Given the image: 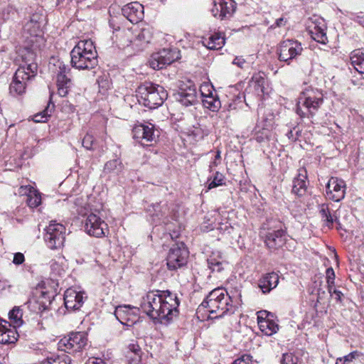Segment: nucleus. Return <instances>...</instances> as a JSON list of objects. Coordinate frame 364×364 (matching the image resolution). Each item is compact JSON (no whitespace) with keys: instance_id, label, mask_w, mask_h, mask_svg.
<instances>
[{"instance_id":"f257e3e1","label":"nucleus","mask_w":364,"mask_h":364,"mask_svg":"<svg viewBox=\"0 0 364 364\" xmlns=\"http://www.w3.org/2000/svg\"><path fill=\"white\" fill-rule=\"evenodd\" d=\"M180 301L169 290L151 291L141 298L139 309L154 323L168 324L178 315Z\"/></svg>"},{"instance_id":"f03ea898","label":"nucleus","mask_w":364,"mask_h":364,"mask_svg":"<svg viewBox=\"0 0 364 364\" xmlns=\"http://www.w3.org/2000/svg\"><path fill=\"white\" fill-rule=\"evenodd\" d=\"M71 65L77 70H92L97 64V53L90 40L80 41L70 52Z\"/></svg>"},{"instance_id":"7ed1b4c3","label":"nucleus","mask_w":364,"mask_h":364,"mask_svg":"<svg viewBox=\"0 0 364 364\" xmlns=\"http://www.w3.org/2000/svg\"><path fill=\"white\" fill-rule=\"evenodd\" d=\"M205 308L210 314H215V318H221L225 314H233L234 307L230 302V298L225 295V290L217 288L210 291L200 305Z\"/></svg>"},{"instance_id":"20e7f679","label":"nucleus","mask_w":364,"mask_h":364,"mask_svg":"<svg viewBox=\"0 0 364 364\" xmlns=\"http://www.w3.org/2000/svg\"><path fill=\"white\" fill-rule=\"evenodd\" d=\"M136 92L139 102L149 109L161 106L168 96L162 86L151 82H145L140 85Z\"/></svg>"},{"instance_id":"39448f33","label":"nucleus","mask_w":364,"mask_h":364,"mask_svg":"<svg viewBox=\"0 0 364 364\" xmlns=\"http://www.w3.org/2000/svg\"><path fill=\"white\" fill-rule=\"evenodd\" d=\"M323 102V94L319 90L307 89L300 94L296 112L301 118L312 117Z\"/></svg>"},{"instance_id":"423d86ee","label":"nucleus","mask_w":364,"mask_h":364,"mask_svg":"<svg viewBox=\"0 0 364 364\" xmlns=\"http://www.w3.org/2000/svg\"><path fill=\"white\" fill-rule=\"evenodd\" d=\"M45 230L44 240L50 249H58L63 246L66 232L63 225L51 221Z\"/></svg>"},{"instance_id":"0eeeda50","label":"nucleus","mask_w":364,"mask_h":364,"mask_svg":"<svg viewBox=\"0 0 364 364\" xmlns=\"http://www.w3.org/2000/svg\"><path fill=\"white\" fill-rule=\"evenodd\" d=\"M188 251L183 243L173 245L166 257V264L169 270H176L187 264Z\"/></svg>"},{"instance_id":"6e6552de","label":"nucleus","mask_w":364,"mask_h":364,"mask_svg":"<svg viewBox=\"0 0 364 364\" xmlns=\"http://www.w3.org/2000/svg\"><path fill=\"white\" fill-rule=\"evenodd\" d=\"M87 338L84 332L71 333L58 342V348L68 353L80 351L87 344Z\"/></svg>"},{"instance_id":"1a4fd4ad","label":"nucleus","mask_w":364,"mask_h":364,"mask_svg":"<svg viewBox=\"0 0 364 364\" xmlns=\"http://www.w3.org/2000/svg\"><path fill=\"white\" fill-rule=\"evenodd\" d=\"M44 20V16L41 14L35 13L23 25V35L29 43H34L41 38Z\"/></svg>"},{"instance_id":"9d476101","label":"nucleus","mask_w":364,"mask_h":364,"mask_svg":"<svg viewBox=\"0 0 364 364\" xmlns=\"http://www.w3.org/2000/svg\"><path fill=\"white\" fill-rule=\"evenodd\" d=\"M303 51L301 43L294 40H286L280 43L277 53L279 60L287 63L288 65L291 61L296 59Z\"/></svg>"},{"instance_id":"9b49d317","label":"nucleus","mask_w":364,"mask_h":364,"mask_svg":"<svg viewBox=\"0 0 364 364\" xmlns=\"http://www.w3.org/2000/svg\"><path fill=\"white\" fill-rule=\"evenodd\" d=\"M178 58L179 50L177 49H163L151 55L149 65L154 70H160Z\"/></svg>"},{"instance_id":"f8f14e48","label":"nucleus","mask_w":364,"mask_h":364,"mask_svg":"<svg viewBox=\"0 0 364 364\" xmlns=\"http://www.w3.org/2000/svg\"><path fill=\"white\" fill-rule=\"evenodd\" d=\"M55 66H56L58 93L60 97H65L72 84L70 77L71 69L69 65L59 60Z\"/></svg>"},{"instance_id":"ddd939ff","label":"nucleus","mask_w":364,"mask_h":364,"mask_svg":"<svg viewBox=\"0 0 364 364\" xmlns=\"http://www.w3.org/2000/svg\"><path fill=\"white\" fill-rule=\"evenodd\" d=\"M35 75H31L26 71L24 65H20L16 70L13 80L10 84V93L13 95H21L25 92L27 82L31 80Z\"/></svg>"},{"instance_id":"4468645a","label":"nucleus","mask_w":364,"mask_h":364,"mask_svg":"<svg viewBox=\"0 0 364 364\" xmlns=\"http://www.w3.org/2000/svg\"><path fill=\"white\" fill-rule=\"evenodd\" d=\"M85 230L88 235L96 237L105 236L109 231L107 224L94 213L90 214L86 218Z\"/></svg>"},{"instance_id":"2eb2a0df","label":"nucleus","mask_w":364,"mask_h":364,"mask_svg":"<svg viewBox=\"0 0 364 364\" xmlns=\"http://www.w3.org/2000/svg\"><path fill=\"white\" fill-rule=\"evenodd\" d=\"M346 182L337 177H331L326 186V196L333 201L338 202L344 198L346 194Z\"/></svg>"},{"instance_id":"dca6fc26","label":"nucleus","mask_w":364,"mask_h":364,"mask_svg":"<svg viewBox=\"0 0 364 364\" xmlns=\"http://www.w3.org/2000/svg\"><path fill=\"white\" fill-rule=\"evenodd\" d=\"M85 293L81 291H77L75 289L69 288L64 293V304L66 309L69 311H76L84 304Z\"/></svg>"},{"instance_id":"f3484780","label":"nucleus","mask_w":364,"mask_h":364,"mask_svg":"<svg viewBox=\"0 0 364 364\" xmlns=\"http://www.w3.org/2000/svg\"><path fill=\"white\" fill-rule=\"evenodd\" d=\"M34 43H31V47L25 46L20 53V55L22 59V64L24 65L26 71L28 73H31V75H36L37 73V63L35 62L36 60V52H35Z\"/></svg>"},{"instance_id":"a211bd4d","label":"nucleus","mask_w":364,"mask_h":364,"mask_svg":"<svg viewBox=\"0 0 364 364\" xmlns=\"http://www.w3.org/2000/svg\"><path fill=\"white\" fill-rule=\"evenodd\" d=\"M175 99L185 107L193 105L197 102V91L194 85L181 87L177 93L175 94Z\"/></svg>"},{"instance_id":"6ab92c4d","label":"nucleus","mask_w":364,"mask_h":364,"mask_svg":"<svg viewBox=\"0 0 364 364\" xmlns=\"http://www.w3.org/2000/svg\"><path fill=\"white\" fill-rule=\"evenodd\" d=\"M273 315L266 311H259L257 316V323L261 331L267 336H272L279 330V326L272 319Z\"/></svg>"},{"instance_id":"aec40b11","label":"nucleus","mask_w":364,"mask_h":364,"mask_svg":"<svg viewBox=\"0 0 364 364\" xmlns=\"http://www.w3.org/2000/svg\"><path fill=\"white\" fill-rule=\"evenodd\" d=\"M133 137L140 140L141 144L155 141L158 136L155 134L154 124H139L133 129Z\"/></svg>"},{"instance_id":"412c9836","label":"nucleus","mask_w":364,"mask_h":364,"mask_svg":"<svg viewBox=\"0 0 364 364\" xmlns=\"http://www.w3.org/2000/svg\"><path fill=\"white\" fill-rule=\"evenodd\" d=\"M122 13L131 23H136L144 17V7L138 2H132L123 6Z\"/></svg>"},{"instance_id":"4be33fe9","label":"nucleus","mask_w":364,"mask_h":364,"mask_svg":"<svg viewBox=\"0 0 364 364\" xmlns=\"http://www.w3.org/2000/svg\"><path fill=\"white\" fill-rule=\"evenodd\" d=\"M308 184L307 171L305 168H301L293 181L292 192L298 196H303L306 193Z\"/></svg>"},{"instance_id":"5701e85b","label":"nucleus","mask_w":364,"mask_h":364,"mask_svg":"<svg viewBox=\"0 0 364 364\" xmlns=\"http://www.w3.org/2000/svg\"><path fill=\"white\" fill-rule=\"evenodd\" d=\"M287 240V232L282 229L273 230L266 235L265 243L269 249L282 247Z\"/></svg>"},{"instance_id":"b1692460","label":"nucleus","mask_w":364,"mask_h":364,"mask_svg":"<svg viewBox=\"0 0 364 364\" xmlns=\"http://www.w3.org/2000/svg\"><path fill=\"white\" fill-rule=\"evenodd\" d=\"M279 275L274 272L265 274L259 279L258 287L262 293H269L273 289L277 287L279 284Z\"/></svg>"},{"instance_id":"393cba45","label":"nucleus","mask_w":364,"mask_h":364,"mask_svg":"<svg viewBox=\"0 0 364 364\" xmlns=\"http://www.w3.org/2000/svg\"><path fill=\"white\" fill-rule=\"evenodd\" d=\"M208 93H205L203 90H201V95L203 96V105L204 107L209 110L216 112L221 107V102L218 98V96L215 91L208 90Z\"/></svg>"},{"instance_id":"a878e982","label":"nucleus","mask_w":364,"mask_h":364,"mask_svg":"<svg viewBox=\"0 0 364 364\" xmlns=\"http://www.w3.org/2000/svg\"><path fill=\"white\" fill-rule=\"evenodd\" d=\"M141 350L138 343L132 341L127 346L126 358L129 364H140L141 361Z\"/></svg>"},{"instance_id":"bb28decb","label":"nucleus","mask_w":364,"mask_h":364,"mask_svg":"<svg viewBox=\"0 0 364 364\" xmlns=\"http://www.w3.org/2000/svg\"><path fill=\"white\" fill-rule=\"evenodd\" d=\"M225 43L224 36L220 33H214L208 38L203 39V44L210 50H218L223 47Z\"/></svg>"},{"instance_id":"cd10ccee","label":"nucleus","mask_w":364,"mask_h":364,"mask_svg":"<svg viewBox=\"0 0 364 364\" xmlns=\"http://www.w3.org/2000/svg\"><path fill=\"white\" fill-rule=\"evenodd\" d=\"M133 309L134 308H132L130 306H119L114 311V315L122 324L132 326L135 323V321L130 318L132 316L130 311Z\"/></svg>"},{"instance_id":"c85d7f7f","label":"nucleus","mask_w":364,"mask_h":364,"mask_svg":"<svg viewBox=\"0 0 364 364\" xmlns=\"http://www.w3.org/2000/svg\"><path fill=\"white\" fill-rule=\"evenodd\" d=\"M219 18L223 20L230 18L236 9V3L233 0H219Z\"/></svg>"},{"instance_id":"c756f323","label":"nucleus","mask_w":364,"mask_h":364,"mask_svg":"<svg viewBox=\"0 0 364 364\" xmlns=\"http://www.w3.org/2000/svg\"><path fill=\"white\" fill-rule=\"evenodd\" d=\"M7 323L6 321L0 323V343L4 344L13 343L17 340L16 330L9 328Z\"/></svg>"},{"instance_id":"7c9ffc66","label":"nucleus","mask_w":364,"mask_h":364,"mask_svg":"<svg viewBox=\"0 0 364 364\" xmlns=\"http://www.w3.org/2000/svg\"><path fill=\"white\" fill-rule=\"evenodd\" d=\"M350 60L354 68L364 73V49H356L351 53Z\"/></svg>"},{"instance_id":"2f4dec72","label":"nucleus","mask_w":364,"mask_h":364,"mask_svg":"<svg viewBox=\"0 0 364 364\" xmlns=\"http://www.w3.org/2000/svg\"><path fill=\"white\" fill-rule=\"evenodd\" d=\"M323 24L320 26L319 24L314 23V26L312 28H311V26H309V33L314 41L320 43L325 44L327 41V36L324 28H323Z\"/></svg>"},{"instance_id":"473e14b6","label":"nucleus","mask_w":364,"mask_h":364,"mask_svg":"<svg viewBox=\"0 0 364 364\" xmlns=\"http://www.w3.org/2000/svg\"><path fill=\"white\" fill-rule=\"evenodd\" d=\"M124 170V165L120 159H114L108 161L104 166V171L119 175Z\"/></svg>"},{"instance_id":"72a5a7b5","label":"nucleus","mask_w":364,"mask_h":364,"mask_svg":"<svg viewBox=\"0 0 364 364\" xmlns=\"http://www.w3.org/2000/svg\"><path fill=\"white\" fill-rule=\"evenodd\" d=\"M152 38V31L149 27L142 28L136 35L134 43L136 46H142L149 43Z\"/></svg>"},{"instance_id":"f704fd0d","label":"nucleus","mask_w":364,"mask_h":364,"mask_svg":"<svg viewBox=\"0 0 364 364\" xmlns=\"http://www.w3.org/2000/svg\"><path fill=\"white\" fill-rule=\"evenodd\" d=\"M28 193L27 194V204L31 208H36L41 203V196L40 193L36 191L33 188H28Z\"/></svg>"},{"instance_id":"c9c22d12","label":"nucleus","mask_w":364,"mask_h":364,"mask_svg":"<svg viewBox=\"0 0 364 364\" xmlns=\"http://www.w3.org/2000/svg\"><path fill=\"white\" fill-rule=\"evenodd\" d=\"M319 213L326 225L331 228L333 225L334 218L330 212L328 205L326 204H322L320 206Z\"/></svg>"},{"instance_id":"e433bc0d","label":"nucleus","mask_w":364,"mask_h":364,"mask_svg":"<svg viewBox=\"0 0 364 364\" xmlns=\"http://www.w3.org/2000/svg\"><path fill=\"white\" fill-rule=\"evenodd\" d=\"M225 295L230 298V302L232 305H240L242 302V291L239 287L232 288L229 291H226Z\"/></svg>"},{"instance_id":"4c0bfd02","label":"nucleus","mask_w":364,"mask_h":364,"mask_svg":"<svg viewBox=\"0 0 364 364\" xmlns=\"http://www.w3.org/2000/svg\"><path fill=\"white\" fill-rule=\"evenodd\" d=\"M23 312L19 307H14L9 314V319L14 323V326H20L23 324Z\"/></svg>"},{"instance_id":"58836bf2","label":"nucleus","mask_w":364,"mask_h":364,"mask_svg":"<svg viewBox=\"0 0 364 364\" xmlns=\"http://www.w3.org/2000/svg\"><path fill=\"white\" fill-rule=\"evenodd\" d=\"M253 79L255 80V89L257 95H264L267 93V80L262 76H256L254 77Z\"/></svg>"},{"instance_id":"ea45409f","label":"nucleus","mask_w":364,"mask_h":364,"mask_svg":"<svg viewBox=\"0 0 364 364\" xmlns=\"http://www.w3.org/2000/svg\"><path fill=\"white\" fill-rule=\"evenodd\" d=\"M361 353L358 350L353 351L343 358H337L336 364H351L355 360L358 359Z\"/></svg>"},{"instance_id":"a19ab883","label":"nucleus","mask_w":364,"mask_h":364,"mask_svg":"<svg viewBox=\"0 0 364 364\" xmlns=\"http://www.w3.org/2000/svg\"><path fill=\"white\" fill-rule=\"evenodd\" d=\"M54 105H52V107L50 108V104L47 106V107L41 112H39L33 117V120L35 122H46L48 117H50L52 109L53 108Z\"/></svg>"},{"instance_id":"79ce46f5","label":"nucleus","mask_w":364,"mask_h":364,"mask_svg":"<svg viewBox=\"0 0 364 364\" xmlns=\"http://www.w3.org/2000/svg\"><path fill=\"white\" fill-rule=\"evenodd\" d=\"M254 138L258 142H262L267 139L269 136V130L267 128L259 129V126L257 125L253 130Z\"/></svg>"},{"instance_id":"37998d69","label":"nucleus","mask_w":364,"mask_h":364,"mask_svg":"<svg viewBox=\"0 0 364 364\" xmlns=\"http://www.w3.org/2000/svg\"><path fill=\"white\" fill-rule=\"evenodd\" d=\"M281 364H302V360L293 353H284Z\"/></svg>"},{"instance_id":"c03bdc74","label":"nucleus","mask_w":364,"mask_h":364,"mask_svg":"<svg viewBox=\"0 0 364 364\" xmlns=\"http://www.w3.org/2000/svg\"><path fill=\"white\" fill-rule=\"evenodd\" d=\"M224 179H225V177H224L223 174L217 171L213 177V179L208 184V189H212V188H214L218 186L223 185Z\"/></svg>"},{"instance_id":"a18cd8bd","label":"nucleus","mask_w":364,"mask_h":364,"mask_svg":"<svg viewBox=\"0 0 364 364\" xmlns=\"http://www.w3.org/2000/svg\"><path fill=\"white\" fill-rule=\"evenodd\" d=\"M208 264L209 269L213 272H220L223 269L222 262L214 257H210L208 259Z\"/></svg>"},{"instance_id":"49530a36","label":"nucleus","mask_w":364,"mask_h":364,"mask_svg":"<svg viewBox=\"0 0 364 364\" xmlns=\"http://www.w3.org/2000/svg\"><path fill=\"white\" fill-rule=\"evenodd\" d=\"M41 364H70V359L68 356L58 357L55 359L43 360Z\"/></svg>"},{"instance_id":"de8ad7c7","label":"nucleus","mask_w":364,"mask_h":364,"mask_svg":"<svg viewBox=\"0 0 364 364\" xmlns=\"http://www.w3.org/2000/svg\"><path fill=\"white\" fill-rule=\"evenodd\" d=\"M257 362L253 360L252 356L249 354H244L236 359L232 364H257Z\"/></svg>"},{"instance_id":"09e8293b","label":"nucleus","mask_w":364,"mask_h":364,"mask_svg":"<svg viewBox=\"0 0 364 364\" xmlns=\"http://www.w3.org/2000/svg\"><path fill=\"white\" fill-rule=\"evenodd\" d=\"M94 141V136L87 133L82 139V144L86 149L92 150Z\"/></svg>"},{"instance_id":"8fccbe9b","label":"nucleus","mask_w":364,"mask_h":364,"mask_svg":"<svg viewBox=\"0 0 364 364\" xmlns=\"http://www.w3.org/2000/svg\"><path fill=\"white\" fill-rule=\"evenodd\" d=\"M326 282L328 284H334L335 281V272L332 267H329L326 271Z\"/></svg>"},{"instance_id":"3c124183","label":"nucleus","mask_w":364,"mask_h":364,"mask_svg":"<svg viewBox=\"0 0 364 364\" xmlns=\"http://www.w3.org/2000/svg\"><path fill=\"white\" fill-rule=\"evenodd\" d=\"M232 64L243 69V68H245V67L247 64V62L242 56H237L233 60Z\"/></svg>"},{"instance_id":"603ef678","label":"nucleus","mask_w":364,"mask_h":364,"mask_svg":"<svg viewBox=\"0 0 364 364\" xmlns=\"http://www.w3.org/2000/svg\"><path fill=\"white\" fill-rule=\"evenodd\" d=\"M25 260V257L23 254L21 252H16L14 254L13 262L15 264L19 265L21 264Z\"/></svg>"},{"instance_id":"864d4df0","label":"nucleus","mask_w":364,"mask_h":364,"mask_svg":"<svg viewBox=\"0 0 364 364\" xmlns=\"http://www.w3.org/2000/svg\"><path fill=\"white\" fill-rule=\"evenodd\" d=\"M211 12L215 17L219 18V14H220L219 1L218 2L215 1H213V7L211 9Z\"/></svg>"},{"instance_id":"5fc2aeb1","label":"nucleus","mask_w":364,"mask_h":364,"mask_svg":"<svg viewBox=\"0 0 364 364\" xmlns=\"http://www.w3.org/2000/svg\"><path fill=\"white\" fill-rule=\"evenodd\" d=\"M85 364H105L100 358L90 359Z\"/></svg>"},{"instance_id":"6e6d98bb","label":"nucleus","mask_w":364,"mask_h":364,"mask_svg":"<svg viewBox=\"0 0 364 364\" xmlns=\"http://www.w3.org/2000/svg\"><path fill=\"white\" fill-rule=\"evenodd\" d=\"M336 297L335 299L338 301H341V296L343 295V293L338 289H333V294Z\"/></svg>"},{"instance_id":"4d7b16f0","label":"nucleus","mask_w":364,"mask_h":364,"mask_svg":"<svg viewBox=\"0 0 364 364\" xmlns=\"http://www.w3.org/2000/svg\"><path fill=\"white\" fill-rule=\"evenodd\" d=\"M333 289H336L334 287V284H328V291L331 296H333Z\"/></svg>"},{"instance_id":"13d9d810","label":"nucleus","mask_w":364,"mask_h":364,"mask_svg":"<svg viewBox=\"0 0 364 364\" xmlns=\"http://www.w3.org/2000/svg\"><path fill=\"white\" fill-rule=\"evenodd\" d=\"M283 22H284V20L283 18H279V19H277L276 21V24L277 26H281L283 25Z\"/></svg>"},{"instance_id":"bf43d9fd","label":"nucleus","mask_w":364,"mask_h":364,"mask_svg":"<svg viewBox=\"0 0 364 364\" xmlns=\"http://www.w3.org/2000/svg\"><path fill=\"white\" fill-rule=\"evenodd\" d=\"M287 136L289 139H295V138L293 136V131H289L287 134Z\"/></svg>"},{"instance_id":"052dcab7","label":"nucleus","mask_w":364,"mask_h":364,"mask_svg":"<svg viewBox=\"0 0 364 364\" xmlns=\"http://www.w3.org/2000/svg\"><path fill=\"white\" fill-rule=\"evenodd\" d=\"M359 23L363 26L364 27V16L363 17H361L359 20Z\"/></svg>"},{"instance_id":"680f3d73","label":"nucleus","mask_w":364,"mask_h":364,"mask_svg":"<svg viewBox=\"0 0 364 364\" xmlns=\"http://www.w3.org/2000/svg\"><path fill=\"white\" fill-rule=\"evenodd\" d=\"M220 159V151H217V154L215 155V160L217 159Z\"/></svg>"},{"instance_id":"e2e57ef3","label":"nucleus","mask_w":364,"mask_h":364,"mask_svg":"<svg viewBox=\"0 0 364 364\" xmlns=\"http://www.w3.org/2000/svg\"><path fill=\"white\" fill-rule=\"evenodd\" d=\"M262 317H266V314H262Z\"/></svg>"},{"instance_id":"0e129e2a","label":"nucleus","mask_w":364,"mask_h":364,"mask_svg":"<svg viewBox=\"0 0 364 364\" xmlns=\"http://www.w3.org/2000/svg\"><path fill=\"white\" fill-rule=\"evenodd\" d=\"M363 247H364V242H363Z\"/></svg>"}]
</instances>
